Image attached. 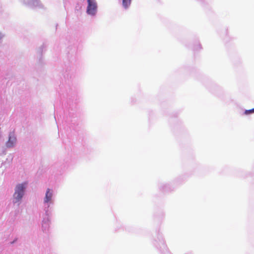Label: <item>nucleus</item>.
<instances>
[{
  "label": "nucleus",
  "mask_w": 254,
  "mask_h": 254,
  "mask_svg": "<svg viewBox=\"0 0 254 254\" xmlns=\"http://www.w3.org/2000/svg\"><path fill=\"white\" fill-rule=\"evenodd\" d=\"M24 189L25 186L24 184H19L16 186L13 196L17 201L20 200L22 197Z\"/></svg>",
  "instance_id": "1"
},
{
  "label": "nucleus",
  "mask_w": 254,
  "mask_h": 254,
  "mask_svg": "<svg viewBox=\"0 0 254 254\" xmlns=\"http://www.w3.org/2000/svg\"><path fill=\"white\" fill-rule=\"evenodd\" d=\"M88 6L87 12L89 14L93 15L95 13L97 8L96 3L93 0H87Z\"/></svg>",
  "instance_id": "2"
},
{
  "label": "nucleus",
  "mask_w": 254,
  "mask_h": 254,
  "mask_svg": "<svg viewBox=\"0 0 254 254\" xmlns=\"http://www.w3.org/2000/svg\"><path fill=\"white\" fill-rule=\"evenodd\" d=\"M52 197V192H51V190L49 189H48L46 191V196L44 199V202L45 203H48L51 200Z\"/></svg>",
  "instance_id": "3"
},
{
  "label": "nucleus",
  "mask_w": 254,
  "mask_h": 254,
  "mask_svg": "<svg viewBox=\"0 0 254 254\" xmlns=\"http://www.w3.org/2000/svg\"><path fill=\"white\" fill-rule=\"evenodd\" d=\"M131 0H123V5L126 8H127L130 4Z\"/></svg>",
  "instance_id": "4"
},
{
  "label": "nucleus",
  "mask_w": 254,
  "mask_h": 254,
  "mask_svg": "<svg viewBox=\"0 0 254 254\" xmlns=\"http://www.w3.org/2000/svg\"><path fill=\"white\" fill-rule=\"evenodd\" d=\"M252 113H254V108L250 110H247L245 111V114L246 115H248Z\"/></svg>",
  "instance_id": "5"
},
{
  "label": "nucleus",
  "mask_w": 254,
  "mask_h": 254,
  "mask_svg": "<svg viewBox=\"0 0 254 254\" xmlns=\"http://www.w3.org/2000/svg\"><path fill=\"white\" fill-rule=\"evenodd\" d=\"M9 141H10V139H9V141H8V142H7V146H9V147H10V145L9 144Z\"/></svg>",
  "instance_id": "6"
}]
</instances>
